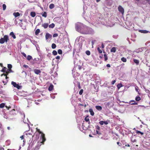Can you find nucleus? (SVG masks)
<instances>
[{"label": "nucleus", "instance_id": "nucleus-1", "mask_svg": "<svg viewBox=\"0 0 150 150\" xmlns=\"http://www.w3.org/2000/svg\"><path fill=\"white\" fill-rule=\"evenodd\" d=\"M93 32V30L91 28L86 26H83L82 28L81 33L84 34H90L92 33Z\"/></svg>", "mask_w": 150, "mask_h": 150}, {"label": "nucleus", "instance_id": "nucleus-2", "mask_svg": "<svg viewBox=\"0 0 150 150\" xmlns=\"http://www.w3.org/2000/svg\"><path fill=\"white\" fill-rule=\"evenodd\" d=\"M9 40L8 36V35H5L4 36V38H1L0 39V43L2 44L5 42H7Z\"/></svg>", "mask_w": 150, "mask_h": 150}, {"label": "nucleus", "instance_id": "nucleus-3", "mask_svg": "<svg viewBox=\"0 0 150 150\" xmlns=\"http://www.w3.org/2000/svg\"><path fill=\"white\" fill-rule=\"evenodd\" d=\"M11 84L14 87L17 88L18 89H20L22 87L21 86H19L18 84H17L15 82L13 81L11 82Z\"/></svg>", "mask_w": 150, "mask_h": 150}, {"label": "nucleus", "instance_id": "nucleus-4", "mask_svg": "<svg viewBox=\"0 0 150 150\" xmlns=\"http://www.w3.org/2000/svg\"><path fill=\"white\" fill-rule=\"evenodd\" d=\"M41 134L40 139H42V141L40 142V143L44 144V142L46 140L45 137V134L43 133Z\"/></svg>", "mask_w": 150, "mask_h": 150}, {"label": "nucleus", "instance_id": "nucleus-5", "mask_svg": "<svg viewBox=\"0 0 150 150\" xmlns=\"http://www.w3.org/2000/svg\"><path fill=\"white\" fill-rule=\"evenodd\" d=\"M83 27H81L79 25H77L76 26V29L77 31L81 33Z\"/></svg>", "mask_w": 150, "mask_h": 150}, {"label": "nucleus", "instance_id": "nucleus-6", "mask_svg": "<svg viewBox=\"0 0 150 150\" xmlns=\"http://www.w3.org/2000/svg\"><path fill=\"white\" fill-rule=\"evenodd\" d=\"M118 11L122 14L124 13V9L121 6H118Z\"/></svg>", "mask_w": 150, "mask_h": 150}, {"label": "nucleus", "instance_id": "nucleus-7", "mask_svg": "<svg viewBox=\"0 0 150 150\" xmlns=\"http://www.w3.org/2000/svg\"><path fill=\"white\" fill-rule=\"evenodd\" d=\"M52 37V35L49 33H47L45 35V38L47 40L49 38H51Z\"/></svg>", "mask_w": 150, "mask_h": 150}, {"label": "nucleus", "instance_id": "nucleus-8", "mask_svg": "<svg viewBox=\"0 0 150 150\" xmlns=\"http://www.w3.org/2000/svg\"><path fill=\"white\" fill-rule=\"evenodd\" d=\"M34 72L36 74H38L41 73V71L40 69H34L33 70Z\"/></svg>", "mask_w": 150, "mask_h": 150}, {"label": "nucleus", "instance_id": "nucleus-9", "mask_svg": "<svg viewBox=\"0 0 150 150\" xmlns=\"http://www.w3.org/2000/svg\"><path fill=\"white\" fill-rule=\"evenodd\" d=\"M42 26L45 29L47 28L48 26V23H44L42 24Z\"/></svg>", "mask_w": 150, "mask_h": 150}, {"label": "nucleus", "instance_id": "nucleus-10", "mask_svg": "<svg viewBox=\"0 0 150 150\" xmlns=\"http://www.w3.org/2000/svg\"><path fill=\"white\" fill-rule=\"evenodd\" d=\"M10 35L13 38L15 39L16 38V36L14 35V33L13 32H11L10 34Z\"/></svg>", "mask_w": 150, "mask_h": 150}, {"label": "nucleus", "instance_id": "nucleus-11", "mask_svg": "<svg viewBox=\"0 0 150 150\" xmlns=\"http://www.w3.org/2000/svg\"><path fill=\"white\" fill-rule=\"evenodd\" d=\"M139 31L141 33H146L149 32V31L146 30H139Z\"/></svg>", "mask_w": 150, "mask_h": 150}, {"label": "nucleus", "instance_id": "nucleus-12", "mask_svg": "<svg viewBox=\"0 0 150 150\" xmlns=\"http://www.w3.org/2000/svg\"><path fill=\"white\" fill-rule=\"evenodd\" d=\"M96 134H98V136L99 137H101V138H102V136H101V135L102 134L100 132H99L97 130H96Z\"/></svg>", "mask_w": 150, "mask_h": 150}, {"label": "nucleus", "instance_id": "nucleus-13", "mask_svg": "<svg viewBox=\"0 0 150 150\" xmlns=\"http://www.w3.org/2000/svg\"><path fill=\"white\" fill-rule=\"evenodd\" d=\"M13 15L14 16H15V17H16L18 16H20V13L18 12H14L13 13Z\"/></svg>", "mask_w": 150, "mask_h": 150}, {"label": "nucleus", "instance_id": "nucleus-14", "mask_svg": "<svg viewBox=\"0 0 150 150\" xmlns=\"http://www.w3.org/2000/svg\"><path fill=\"white\" fill-rule=\"evenodd\" d=\"M96 109L99 111H100L102 110V107L100 106L97 105L96 106Z\"/></svg>", "mask_w": 150, "mask_h": 150}, {"label": "nucleus", "instance_id": "nucleus-15", "mask_svg": "<svg viewBox=\"0 0 150 150\" xmlns=\"http://www.w3.org/2000/svg\"><path fill=\"white\" fill-rule=\"evenodd\" d=\"M89 112L90 113V114L92 116H93L94 114V112L93 111L92 109H89Z\"/></svg>", "mask_w": 150, "mask_h": 150}, {"label": "nucleus", "instance_id": "nucleus-16", "mask_svg": "<svg viewBox=\"0 0 150 150\" xmlns=\"http://www.w3.org/2000/svg\"><path fill=\"white\" fill-rule=\"evenodd\" d=\"M116 51V48L115 47H112L111 50H110V52H115Z\"/></svg>", "mask_w": 150, "mask_h": 150}, {"label": "nucleus", "instance_id": "nucleus-17", "mask_svg": "<svg viewBox=\"0 0 150 150\" xmlns=\"http://www.w3.org/2000/svg\"><path fill=\"white\" fill-rule=\"evenodd\" d=\"M53 87L54 86L53 85H50L48 88V90L50 91L52 90L53 88Z\"/></svg>", "mask_w": 150, "mask_h": 150}, {"label": "nucleus", "instance_id": "nucleus-18", "mask_svg": "<svg viewBox=\"0 0 150 150\" xmlns=\"http://www.w3.org/2000/svg\"><path fill=\"white\" fill-rule=\"evenodd\" d=\"M30 14V16L33 17H34L36 15V13L35 12L33 11H32L31 12Z\"/></svg>", "mask_w": 150, "mask_h": 150}, {"label": "nucleus", "instance_id": "nucleus-19", "mask_svg": "<svg viewBox=\"0 0 150 150\" xmlns=\"http://www.w3.org/2000/svg\"><path fill=\"white\" fill-rule=\"evenodd\" d=\"M48 26L49 28H53L54 27L55 25L54 23H52L49 25H48Z\"/></svg>", "mask_w": 150, "mask_h": 150}, {"label": "nucleus", "instance_id": "nucleus-20", "mask_svg": "<svg viewBox=\"0 0 150 150\" xmlns=\"http://www.w3.org/2000/svg\"><path fill=\"white\" fill-rule=\"evenodd\" d=\"M81 127H82V128L83 130H86L87 128L85 126V124L84 123H82Z\"/></svg>", "mask_w": 150, "mask_h": 150}, {"label": "nucleus", "instance_id": "nucleus-21", "mask_svg": "<svg viewBox=\"0 0 150 150\" xmlns=\"http://www.w3.org/2000/svg\"><path fill=\"white\" fill-rule=\"evenodd\" d=\"M40 30L39 29H37L35 31V34L36 35H38V34L40 33Z\"/></svg>", "mask_w": 150, "mask_h": 150}, {"label": "nucleus", "instance_id": "nucleus-22", "mask_svg": "<svg viewBox=\"0 0 150 150\" xmlns=\"http://www.w3.org/2000/svg\"><path fill=\"white\" fill-rule=\"evenodd\" d=\"M10 114L11 115L16 114L15 110V109H13L10 111Z\"/></svg>", "mask_w": 150, "mask_h": 150}, {"label": "nucleus", "instance_id": "nucleus-23", "mask_svg": "<svg viewBox=\"0 0 150 150\" xmlns=\"http://www.w3.org/2000/svg\"><path fill=\"white\" fill-rule=\"evenodd\" d=\"M42 16L43 17L45 18H46L47 16V14L46 12H44L42 14Z\"/></svg>", "mask_w": 150, "mask_h": 150}, {"label": "nucleus", "instance_id": "nucleus-24", "mask_svg": "<svg viewBox=\"0 0 150 150\" xmlns=\"http://www.w3.org/2000/svg\"><path fill=\"white\" fill-rule=\"evenodd\" d=\"M40 134L37 132L35 133V134L36 135V139H38L39 138Z\"/></svg>", "mask_w": 150, "mask_h": 150}, {"label": "nucleus", "instance_id": "nucleus-25", "mask_svg": "<svg viewBox=\"0 0 150 150\" xmlns=\"http://www.w3.org/2000/svg\"><path fill=\"white\" fill-rule=\"evenodd\" d=\"M136 133L137 134H140L141 135H143L144 134V133L143 132H141L140 131H138L137 130H135Z\"/></svg>", "mask_w": 150, "mask_h": 150}, {"label": "nucleus", "instance_id": "nucleus-26", "mask_svg": "<svg viewBox=\"0 0 150 150\" xmlns=\"http://www.w3.org/2000/svg\"><path fill=\"white\" fill-rule=\"evenodd\" d=\"M134 62L137 65H138L139 63V60L134 59L133 60Z\"/></svg>", "mask_w": 150, "mask_h": 150}, {"label": "nucleus", "instance_id": "nucleus-27", "mask_svg": "<svg viewBox=\"0 0 150 150\" xmlns=\"http://www.w3.org/2000/svg\"><path fill=\"white\" fill-rule=\"evenodd\" d=\"M85 120L86 122H88V124H90V123L89 119V118L88 117H86L85 118Z\"/></svg>", "mask_w": 150, "mask_h": 150}, {"label": "nucleus", "instance_id": "nucleus-28", "mask_svg": "<svg viewBox=\"0 0 150 150\" xmlns=\"http://www.w3.org/2000/svg\"><path fill=\"white\" fill-rule=\"evenodd\" d=\"M135 100L137 101H139L141 100V98H140V97L139 96H137L135 98Z\"/></svg>", "mask_w": 150, "mask_h": 150}, {"label": "nucleus", "instance_id": "nucleus-29", "mask_svg": "<svg viewBox=\"0 0 150 150\" xmlns=\"http://www.w3.org/2000/svg\"><path fill=\"white\" fill-rule=\"evenodd\" d=\"M54 7V5L53 4H51L49 6V8L50 9H52Z\"/></svg>", "mask_w": 150, "mask_h": 150}, {"label": "nucleus", "instance_id": "nucleus-30", "mask_svg": "<svg viewBox=\"0 0 150 150\" xmlns=\"http://www.w3.org/2000/svg\"><path fill=\"white\" fill-rule=\"evenodd\" d=\"M121 60L123 62H126L127 61V59L124 57L121 58Z\"/></svg>", "mask_w": 150, "mask_h": 150}, {"label": "nucleus", "instance_id": "nucleus-31", "mask_svg": "<svg viewBox=\"0 0 150 150\" xmlns=\"http://www.w3.org/2000/svg\"><path fill=\"white\" fill-rule=\"evenodd\" d=\"M56 47V44L54 43L52 44V48L54 49H55Z\"/></svg>", "mask_w": 150, "mask_h": 150}, {"label": "nucleus", "instance_id": "nucleus-32", "mask_svg": "<svg viewBox=\"0 0 150 150\" xmlns=\"http://www.w3.org/2000/svg\"><path fill=\"white\" fill-rule=\"evenodd\" d=\"M6 67H4L1 70V71L2 72L4 73H5L6 72Z\"/></svg>", "mask_w": 150, "mask_h": 150}, {"label": "nucleus", "instance_id": "nucleus-33", "mask_svg": "<svg viewBox=\"0 0 150 150\" xmlns=\"http://www.w3.org/2000/svg\"><path fill=\"white\" fill-rule=\"evenodd\" d=\"M86 53L88 55H90L91 52L89 50H87L86 51Z\"/></svg>", "mask_w": 150, "mask_h": 150}, {"label": "nucleus", "instance_id": "nucleus-34", "mask_svg": "<svg viewBox=\"0 0 150 150\" xmlns=\"http://www.w3.org/2000/svg\"><path fill=\"white\" fill-rule=\"evenodd\" d=\"M104 56L105 58V61H106L108 60V57L107 56V55L106 54H104Z\"/></svg>", "mask_w": 150, "mask_h": 150}, {"label": "nucleus", "instance_id": "nucleus-35", "mask_svg": "<svg viewBox=\"0 0 150 150\" xmlns=\"http://www.w3.org/2000/svg\"><path fill=\"white\" fill-rule=\"evenodd\" d=\"M32 59V57L30 55H28L27 57V59L28 60H30Z\"/></svg>", "mask_w": 150, "mask_h": 150}, {"label": "nucleus", "instance_id": "nucleus-36", "mask_svg": "<svg viewBox=\"0 0 150 150\" xmlns=\"http://www.w3.org/2000/svg\"><path fill=\"white\" fill-rule=\"evenodd\" d=\"M52 54L54 55H56L57 54V52L56 50H53L52 52Z\"/></svg>", "mask_w": 150, "mask_h": 150}, {"label": "nucleus", "instance_id": "nucleus-37", "mask_svg": "<svg viewBox=\"0 0 150 150\" xmlns=\"http://www.w3.org/2000/svg\"><path fill=\"white\" fill-rule=\"evenodd\" d=\"M3 8V10H5L6 9V6L5 4H4L2 5Z\"/></svg>", "mask_w": 150, "mask_h": 150}, {"label": "nucleus", "instance_id": "nucleus-38", "mask_svg": "<svg viewBox=\"0 0 150 150\" xmlns=\"http://www.w3.org/2000/svg\"><path fill=\"white\" fill-rule=\"evenodd\" d=\"M58 53L59 54H62V51L61 49H59L58 50Z\"/></svg>", "mask_w": 150, "mask_h": 150}, {"label": "nucleus", "instance_id": "nucleus-39", "mask_svg": "<svg viewBox=\"0 0 150 150\" xmlns=\"http://www.w3.org/2000/svg\"><path fill=\"white\" fill-rule=\"evenodd\" d=\"M5 106V104L4 103H2L0 104V108H3Z\"/></svg>", "mask_w": 150, "mask_h": 150}, {"label": "nucleus", "instance_id": "nucleus-40", "mask_svg": "<svg viewBox=\"0 0 150 150\" xmlns=\"http://www.w3.org/2000/svg\"><path fill=\"white\" fill-rule=\"evenodd\" d=\"M7 66L8 69H11L12 68V65L10 64H8Z\"/></svg>", "mask_w": 150, "mask_h": 150}, {"label": "nucleus", "instance_id": "nucleus-41", "mask_svg": "<svg viewBox=\"0 0 150 150\" xmlns=\"http://www.w3.org/2000/svg\"><path fill=\"white\" fill-rule=\"evenodd\" d=\"M36 129V132H38V133H39V134H41L42 133L41 131H40V129H38V128H37Z\"/></svg>", "mask_w": 150, "mask_h": 150}, {"label": "nucleus", "instance_id": "nucleus-42", "mask_svg": "<svg viewBox=\"0 0 150 150\" xmlns=\"http://www.w3.org/2000/svg\"><path fill=\"white\" fill-rule=\"evenodd\" d=\"M97 50L100 53H101L102 52V50L100 49L99 47H98Z\"/></svg>", "mask_w": 150, "mask_h": 150}, {"label": "nucleus", "instance_id": "nucleus-43", "mask_svg": "<svg viewBox=\"0 0 150 150\" xmlns=\"http://www.w3.org/2000/svg\"><path fill=\"white\" fill-rule=\"evenodd\" d=\"M110 122L109 120H106L105 121H104V124L105 125H107L108 123V122Z\"/></svg>", "mask_w": 150, "mask_h": 150}, {"label": "nucleus", "instance_id": "nucleus-44", "mask_svg": "<svg viewBox=\"0 0 150 150\" xmlns=\"http://www.w3.org/2000/svg\"><path fill=\"white\" fill-rule=\"evenodd\" d=\"M83 89H81L79 91V93L80 95H81L83 93Z\"/></svg>", "mask_w": 150, "mask_h": 150}, {"label": "nucleus", "instance_id": "nucleus-45", "mask_svg": "<svg viewBox=\"0 0 150 150\" xmlns=\"http://www.w3.org/2000/svg\"><path fill=\"white\" fill-rule=\"evenodd\" d=\"M122 84H118L117 86L118 88H120L121 87H122Z\"/></svg>", "mask_w": 150, "mask_h": 150}, {"label": "nucleus", "instance_id": "nucleus-46", "mask_svg": "<svg viewBox=\"0 0 150 150\" xmlns=\"http://www.w3.org/2000/svg\"><path fill=\"white\" fill-rule=\"evenodd\" d=\"M99 123L101 125H103L104 124V121H101L99 122Z\"/></svg>", "mask_w": 150, "mask_h": 150}, {"label": "nucleus", "instance_id": "nucleus-47", "mask_svg": "<svg viewBox=\"0 0 150 150\" xmlns=\"http://www.w3.org/2000/svg\"><path fill=\"white\" fill-rule=\"evenodd\" d=\"M58 34L57 33H54L53 35V37H57Z\"/></svg>", "mask_w": 150, "mask_h": 150}, {"label": "nucleus", "instance_id": "nucleus-48", "mask_svg": "<svg viewBox=\"0 0 150 150\" xmlns=\"http://www.w3.org/2000/svg\"><path fill=\"white\" fill-rule=\"evenodd\" d=\"M116 81L115 80H114L113 81H112L111 82V84L112 85H113L115 84V82H116Z\"/></svg>", "mask_w": 150, "mask_h": 150}, {"label": "nucleus", "instance_id": "nucleus-49", "mask_svg": "<svg viewBox=\"0 0 150 150\" xmlns=\"http://www.w3.org/2000/svg\"><path fill=\"white\" fill-rule=\"evenodd\" d=\"M117 144L119 146H122V144L120 143L119 142H117Z\"/></svg>", "mask_w": 150, "mask_h": 150}, {"label": "nucleus", "instance_id": "nucleus-50", "mask_svg": "<svg viewBox=\"0 0 150 150\" xmlns=\"http://www.w3.org/2000/svg\"><path fill=\"white\" fill-rule=\"evenodd\" d=\"M96 128L98 130H100V127L98 126V125H97L96 126Z\"/></svg>", "mask_w": 150, "mask_h": 150}, {"label": "nucleus", "instance_id": "nucleus-51", "mask_svg": "<svg viewBox=\"0 0 150 150\" xmlns=\"http://www.w3.org/2000/svg\"><path fill=\"white\" fill-rule=\"evenodd\" d=\"M21 54L25 57H26V55L24 53L22 52Z\"/></svg>", "mask_w": 150, "mask_h": 150}, {"label": "nucleus", "instance_id": "nucleus-52", "mask_svg": "<svg viewBox=\"0 0 150 150\" xmlns=\"http://www.w3.org/2000/svg\"><path fill=\"white\" fill-rule=\"evenodd\" d=\"M138 103L136 102H134V103H131L132 105H137Z\"/></svg>", "mask_w": 150, "mask_h": 150}, {"label": "nucleus", "instance_id": "nucleus-53", "mask_svg": "<svg viewBox=\"0 0 150 150\" xmlns=\"http://www.w3.org/2000/svg\"><path fill=\"white\" fill-rule=\"evenodd\" d=\"M78 87L79 88V89H80L81 88V86H80V83L79 82L78 83Z\"/></svg>", "mask_w": 150, "mask_h": 150}, {"label": "nucleus", "instance_id": "nucleus-54", "mask_svg": "<svg viewBox=\"0 0 150 150\" xmlns=\"http://www.w3.org/2000/svg\"><path fill=\"white\" fill-rule=\"evenodd\" d=\"M110 105V103L109 102L107 103L106 104V105L108 107L109 105Z\"/></svg>", "mask_w": 150, "mask_h": 150}, {"label": "nucleus", "instance_id": "nucleus-55", "mask_svg": "<svg viewBox=\"0 0 150 150\" xmlns=\"http://www.w3.org/2000/svg\"><path fill=\"white\" fill-rule=\"evenodd\" d=\"M60 58V56H58L56 57V59H59Z\"/></svg>", "mask_w": 150, "mask_h": 150}, {"label": "nucleus", "instance_id": "nucleus-56", "mask_svg": "<svg viewBox=\"0 0 150 150\" xmlns=\"http://www.w3.org/2000/svg\"><path fill=\"white\" fill-rule=\"evenodd\" d=\"M106 67H110V65L109 64H108L106 65Z\"/></svg>", "mask_w": 150, "mask_h": 150}, {"label": "nucleus", "instance_id": "nucleus-57", "mask_svg": "<svg viewBox=\"0 0 150 150\" xmlns=\"http://www.w3.org/2000/svg\"><path fill=\"white\" fill-rule=\"evenodd\" d=\"M82 68V67L81 66H78V69L79 70H81Z\"/></svg>", "mask_w": 150, "mask_h": 150}, {"label": "nucleus", "instance_id": "nucleus-58", "mask_svg": "<svg viewBox=\"0 0 150 150\" xmlns=\"http://www.w3.org/2000/svg\"><path fill=\"white\" fill-rule=\"evenodd\" d=\"M23 67H24L26 68H28V67L27 65H23Z\"/></svg>", "mask_w": 150, "mask_h": 150}, {"label": "nucleus", "instance_id": "nucleus-59", "mask_svg": "<svg viewBox=\"0 0 150 150\" xmlns=\"http://www.w3.org/2000/svg\"><path fill=\"white\" fill-rule=\"evenodd\" d=\"M101 47H102V48H103V49L104 48V45L103 44V43H102V44Z\"/></svg>", "mask_w": 150, "mask_h": 150}, {"label": "nucleus", "instance_id": "nucleus-60", "mask_svg": "<svg viewBox=\"0 0 150 150\" xmlns=\"http://www.w3.org/2000/svg\"><path fill=\"white\" fill-rule=\"evenodd\" d=\"M3 75H4V76H7V74H4H4H2L1 75V76H3Z\"/></svg>", "mask_w": 150, "mask_h": 150}, {"label": "nucleus", "instance_id": "nucleus-61", "mask_svg": "<svg viewBox=\"0 0 150 150\" xmlns=\"http://www.w3.org/2000/svg\"><path fill=\"white\" fill-rule=\"evenodd\" d=\"M20 138H21V139H23V138H23V135H22L21 136Z\"/></svg>", "mask_w": 150, "mask_h": 150}, {"label": "nucleus", "instance_id": "nucleus-62", "mask_svg": "<svg viewBox=\"0 0 150 150\" xmlns=\"http://www.w3.org/2000/svg\"><path fill=\"white\" fill-rule=\"evenodd\" d=\"M5 73H6V74H7V76L8 74V73H9V72L8 71H6V72Z\"/></svg>", "mask_w": 150, "mask_h": 150}, {"label": "nucleus", "instance_id": "nucleus-63", "mask_svg": "<svg viewBox=\"0 0 150 150\" xmlns=\"http://www.w3.org/2000/svg\"><path fill=\"white\" fill-rule=\"evenodd\" d=\"M0 66L1 67H3V65L2 63H0Z\"/></svg>", "mask_w": 150, "mask_h": 150}, {"label": "nucleus", "instance_id": "nucleus-64", "mask_svg": "<svg viewBox=\"0 0 150 150\" xmlns=\"http://www.w3.org/2000/svg\"><path fill=\"white\" fill-rule=\"evenodd\" d=\"M9 71L10 72H13V71H12V70H11V69H9Z\"/></svg>", "mask_w": 150, "mask_h": 150}]
</instances>
